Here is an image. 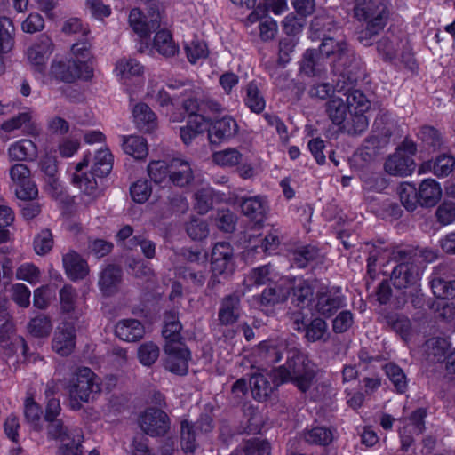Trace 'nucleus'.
Here are the masks:
<instances>
[{"instance_id":"19","label":"nucleus","mask_w":455,"mask_h":455,"mask_svg":"<svg viewBox=\"0 0 455 455\" xmlns=\"http://www.w3.org/2000/svg\"><path fill=\"white\" fill-rule=\"evenodd\" d=\"M455 166V158L447 154L438 156L434 160H427L421 163L418 169L419 175L433 173L438 178L448 176Z\"/></svg>"},{"instance_id":"64","label":"nucleus","mask_w":455,"mask_h":455,"mask_svg":"<svg viewBox=\"0 0 455 455\" xmlns=\"http://www.w3.org/2000/svg\"><path fill=\"white\" fill-rule=\"evenodd\" d=\"M438 221L443 225H449L455 221V204L443 203L436 210Z\"/></svg>"},{"instance_id":"10","label":"nucleus","mask_w":455,"mask_h":455,"mask_svg":"<svg viewBox=\"0 0 455 455\" xmlns=\"http://www.w3.org/2000/svg\"><path fill=\"white\" fill-rule=\"evenodd\" d=\"M212 271L215 276L228 278L236 268L235 256L230 243H217L212 251Z\"/></svg>"},{"instance_id":"47","label":"nucleus","mask_w":455,"mask_h":455,"mask_svg":"<svg viewBox=\"0 0 455 455\" xmlns=\"http://www.w3.org/2000/svg\"><path fill=\"white\" fill-rule=\"evenodd\" d=\"M212 189L208 185H202V187L195 193V209L200 214H204L212 207Z\"/></svg>"},{"instance_id":"8","label":"nucleus","mask_w":455,"mask_h":455,"mask_svg":"<svg viewBox=\"0 0 455 455\" xmlns=\"http://www.w3.org/2000/svg\"><path fill=\"white\" fill-rule=\"evenodd\" d=\"M416 152V144L411 140H404L395 152L386 160L385 171L393 176L405 177L411 175L416 168L413 160Z\"/></svg>"},{"instance_id":"49","label":"nucleus","mask_w":455,"mask_h":455,"mask_svg":"<svg viewBox=\"0 0 455 455\" xmlns=\"http://www.w3.org/2000/svg\"><path fill=\"white\" fill-rule=\"evenodd\" d=\"M15 275L18 280L35 285L40 282L41 271L33 263L26 262L18 267Z\"/></svg>"},{"instance_id":"27","label":"nucleus","mask_w":455,"mask_h":455,"mask_svg":"<svg viewBox=\"0 0 455 455\" xmlns=\"http://www.w3.org/2000/svg\"><path fill=\"white\" fill-rule=\"evenodd\" d=\"M114 73L123 84H126L132 77L142 76L144 67L134 59L122 58L116 61Z\"/></svg>"},{"instance_id":"33","label":"nucleus","mask_w":455,"mask_h":455,"mask_svg":"<svg viewBox=\"0 0 455 455\" xmlns=\"http://www.w3.org/2000/svg\"><path fill=\"white\" fill-rule=\"evenodd\" d=\"M241 207L244 215L259 222L266 213L267 203L265 197L255 196L244 199Z\"/></svg>"},{"instance_id":"61","label":"nucleus","mask_w":455,"mask_h":455,"mask_svg":"<svg viewBox=\"0 0 455 455\" xmlns=\"http://www.w3.org/2000/svg\"><path fill=\"white\" fill-rule=\"evenodd\" d=\"M53 245L52 233L49 229L42 230L34 239V249L36 254L48 253Z\"/></svg>"},{"instance_id":"37","label":"nucleus","mask_w":455,"mask_h":455,"mask_svg":"<svg viewBox=\"0 0 455 455\" xmlns=\"http://www.w3.org/2000/svg\"><path fill=\"white\" fill-rule=\"evenodd\" d=\"M146 97L155 100L160 107L173 106L174 96H170L164 86L156 79H150L148 85Z\"/></svg>"},{"instance_id":"62","label":"nucleus","mask_w":455,"mask_h":455,"mask_svg":"<svg viewBox=\"0 0 455 455\" xmlns=\"http://www.w3.org/2000/svg\"><path fill=\"white\" fill-rule=\"evenodd\" d=\"M54 295L55 290L49 285H44L36 288L34 291V306L39 309L46 308Z\"/></svg>"},{"instance_id":"32","label":"nucleus","mask_w":455,"mask_h":455,"mask_svg":"<svg viewBox=\"0 0 455 455\" xmlns=\"http://www.w3.org/2000/svg\"><path fill=\"white\" fill-rule=\"evenodd\" d=\"M240 299L237 296H228L221 301L219 320L222 324L231 325L239 317Z\"/></svg>"},{"instance_id":"13","label":"nucleus","mask_w":455,"mask_h":455,"mask_svg":"<svg viewBox=\"0 0 455 455\" xmlns=\"http://www.w3.org/2000/svg\"><path fill=\"white\" fill-rule=\"evenodd\" d=\"M183 106L190 114L187 124L180 128V138L185 144L188 145L197 135L208 129L209 121L202 115L196 114L199 106L196 100L188 99Z\"/></svg>"},{"instance_id":"3","label":"nucleus","mask_w":455,"mask_h":455,"mask_svg":"<svg viewBox=\"0 0 455 455\" xmlns=\"http://www.w3.org/2000/svg\"><path fill=\"white\" fill-rule=\"evenodd\" d=\"M92 76V55L90 44L86 41L74 44L68 60L54 59L51 64L44 83L60 81L71 84L79 79H89Z\"/></svg>"},{"instance_id":"54","label":"nucleus","mask_w":455,"mask_h":455,"mask_svg":"<svg viewBox=\"0 0 455 455\" xmlns=\"http://www.w3.org/2000/svg\"><path fill=\"white\" fill-rule=\"evenodd\" d=\"M185 52L191 63H196L208 56V48L204 41L192 40L186 44Z\"/></svg>"},{"instance_id":"60","label":"nucleus","mask_w":455,"mask_h":455,"mask_svg":"<svg viewBox=\"0 0 455 455\" xmlns=\"http://www.w3.org/2000/svg\"><path fill=\"white\" fill-rule=\"evenodd\" d=\"M12 299L21 307H28L30 304V290L24 283H15L12 285L11 290Z\"/></svg>"},{"instance_id":"63","label":"nucleus","mask_w":455,"mask_h":455,"mask_svg":"<svg viewBox=\"0 0 455 455\" xmlns=\"http://www.w3.org/2000/svg\"><path fill=\"white\" fill-rule=\"evenodd\" d=\"M187 233L193 240H202L208 235L209 229L204 221L193 219L187 226Z\"/></svg>"},{"instance_id":"5","label":"nucleus","mask_w":455,"mask_h":455,"mask_svg":"<svg viewBox=\"0 0 455 455\" xmlns=\"http://www.w3.org/2000/svg\"><path fill=\"white\" fill-rule=\"evenodd\" d=\"M293 288L291 302L298 307L304 309L311 304L313 291L311 286L304 280H295V285L291 281L284 280L278 288L265 289L260 296H253L250 300V306L261 311H267L269 307L285 301L289 291Z\"/></svg>"},{"instance_id":"21","label":"nucleus","mask_w":455,"mask_h":455,"mask_svg":"<svg viewBox=\"0 0 455 455\" xmlns=\"http://www.w3.org/2000/svg\"><path fill=\"white\" fill-rule=\"evenodd\" d=\"M211 142L228 140L237 133L238 125L236 121L231 116H224L221 119L214 121L207 129Z\"/></svg>"},{"instance_id":"48","label":"nucleus","mask_w":455,"mask_h":455,"mask_svg":"<svg viewBox=\"0 0 455 455\" xmlns=\"http://www.w3.org/2000/svg\"><path fill=\"white\" fill-rule=\"evenodd\" d=\"M181 446L185 452H194L196 447V432L194 425L188 419L181 421Z\"/></svg>"},{"instance_id":"41","label":"nucleus","mask_w":455,"mask_h":455,"mask_svg":"<svg viewBox=\"0 0 455 455\" xmlns=\"http://www.w3.org/2000/svg\"><path fill=\"white\" fill-rule=\"evenodd\" d=\"M397 194L402 204L408 210L416 209L419 203L418 189L411 182H402L397 187Z\"/></svg>"},{"instance_id":"30","label":"nucleus","mask_w":455,"mask_h":455,"mask_svg":"<svg viewBox=\"0 0 455 455\" xmlns=\"http://www.w3.org/2000/svg\"><path fill=\"white\" fill-rule=\"evenodd\" d=\"M132 116L137 126L146 132L153 131L157 125L156 114L145 103L140 102L134 105Z\"/></svg>"},{"instance_id":"31","label":"nucleus","mask_w":455,"mask_h":455,"mask_svg":"<svg viewBox=\"0 0 455 455\" xmlns=\"http://www.w3.org/2000/svg\"><path fill=\"white\" fill-rule=\"evenodd\" d=\"M190 164L182 158H174L170 163L169 180L177 186L183 187L191 180Z\"/></svg>"},{"instance_id":"53","label":"nucleus","mask_w":455,"mask_h":455,"mask_svg":"<svg viewBox=\"0 0 455 455\" xmlns=\"http://www.w3.org/2000/svg\"><path fill=\"white\" fill-rule=\"evenodd\" d=\"M304 438L309 443L327 445L332 441L333 434L326 427H315L305 433Z\"/></svg>"},{"instance_id":"59","label":"nucleus","mask_w":455,"mask_h":455,"mask_svg":"<svg viewBox=\"0 0 455 455\" xmlns=\"http://www.w3.org/2000/svg\"><path fill=\"white\" fill-rule=\"evenodd\" d=\"M385 370L397 392L403 393L407 387V380L402 369L395 364L389 363L386 365Z\"/></svg>"},{"instance_id":"2","label":"nucleus","mask_w":455,"mask_h":455,"mask_svg":"<svg viewBox=\"0 0 455 455\" xmlns=\"http://www.w3.org/2000/svg\"><path fill=\"white\" fill-rule=\"evenodd\" d=\"M346 100L334 96L328 103L327 113L333 124L340 125L349 134H360L369 124L364 113L370 108V101L357 90L344 93Z\"/></svg>"},{"instance_id":"38","label":"nucleus","mask_w":455,"mask_h":455,"mask_svg":"<svg viewBox=\"0 0 455 455\" xmlns=\"http://www.w3.org/2000/svg\"><path fill=\"white\" fill-rule=\"evenodd\" d=\"M246 95L244 97L245 105L254 113H261L266 107V101L262 96L257 84L251 82L246 86Z\"/></svg>"},{"instance_id":"14","label":"nucleus","mask_w":455,"mask_h":455,"mask_svg":"<svg viewBox=\"0 0 455 455\" xmlns=\"http://www.w3.org/2000/svg\"><path fill=\"white\" fill-rule=\"evenodd\" d=\"M164 368L176 375H186L188 371L190 352L182 343L166 344L164 347Z\"/></svg>"},{"instance_id":"11","label":"nucleus","mask_w":455,"mask_h":455,"mask_svg":"<svg viewBox=\"0 0 455 455\" xmlns=\"http://www.w3.org/2000/svg\"><path fill=\"white\" fill-rule=\"evenodd\" d=\"M10 178L19 199L28 201L37 196L36 185L31 179V172L24 164H15L9 171Z\"/></svg>"},{"instance_id":"40","label":"nucleus","mask_w":455,"mask_h":455,"mask_svg":"<svg viewBox=\"0 0 455 455\" xmlns=\"http://www.w3.org/2000/svg\"><path fill=\"white\" fill-rule=\"evenodd\" d=\"M120 280V269L114 266L106 267L100 277L99 285L105 295H109L116 288Z\"/></svg>"},{"instance_id":"26","label":"nucleus","mask_w":455,"mask_h":455,"mask_svg":"<svg viewBox=\"0 0 455 455\" xmlns=\"http://www.w3.org/2000/svg\"><path fill=\"white\" fill-rule=\"evenodd\" d=\"M115 332L120 339L127 342H134L144 336L145 329L138 320L124 319L116 323Z\"/></svg>"},{"instance_id":"9","label":"nucleus","mask_w":455,"mask_h":455,"mask_svg":"<svg viewBox=\"0 0 455 455\" xmlns=\"http://www.w3.org/2000/svg\"><path fill=\"white\" fill-rule=\"evenodd\" d=\"M49 435L54 439H59L60 455H81L84 442L83 431L80 428L66 429L61 422L52 423L48 429Z\"/></svg>"},{"instance_id":"6","label":"nucleus","mask_w":455,"mask_h":455,"mask_svg":"<svg viewBox=\"0 0 455 455\" xmlns=\"http://www.w3.org/2000/svg\"><path fill=\"white\" fill-rule=\"evenodd\" d=\"M355 16L366 21V29L359 35V40L368 44L370 36L379 33L387 24L389 11L387 0H360L355 7Z\"/></svg>"},{"instance_id":"25","label":"nucleus","mask_w":455,"mask_h":455,"mask_svg":"<svg viewBox=\"0 0 455 455\" xmlns=\"http://www.w3.org/2000/svg\"><path fill=\"white\" fill-rule=\"evenodd\" d=\"M419 278V273L413 264L402 263L396 266L391 275V282L397 289L406 288L415 284Z\"/></svg>"},{"instance_id":"23","label":"nucleus","mask_w":455,"mask_h":455,"mask_svg":"<svg viewBox=\"0 0 455 455\" xmlns=\"http://www.w3.org/2000/svg\"><path fill=\"white\" fill-rule=\"evenodd\" d=\"M441 184L435 179H424L418 188L419 204L421 206H435L442 198Z\"/></svg>"},{"instance_id":"45","label":"nucleus","mask_w":455,"mask_h":455,"mask_svg":"<svg viewBox=\"0 0 455 455\" xmlns=\"http://www.w3.org/2000/svg\"><path fill=\"white\" fill-rule=\"evenodd\" d=\"M31 120V115L28 112L20 113L17 116H14L5 122H4L0 129L3 133L0 135L1 139L4 141H7L10 140V137L6 135V133H10L13 131L22 128Z\"/></svg>"},{"instance_id":"4","label":"nucleus","mask_w":455,"mask_h":455,"mask_svg":"<svg viewBox=\"0 0 455 455\" xmlns=\"http://www.w3.org/2000/svg\"><path fill=\"white\" fill-rule=\"evenodd\" d=\"M113 160V155L108 148L99 149L93 158L92 165V173L88 174L84 169L88 166L89 157L87 155H84L81 162L68 170L71 174L72 183L85 196L92 198L97 197L100 195V190L95 176L108 175L112 170Z\"/></svg>"},{"instance_id":"52","label":"nucleus","mask_w":455,"mask_h":455,"mask_svg":"<svg viewBox=\"0 0 455 455\" xmlns=\"http://www.w3.org/2000/svg\"><path fill=\"white\" fill-rule=\"evenodd\" d=\"M180 330L181 324L174 315L166 316L163 330V336L167 341L166 344L180 343Z\"/></svg>"},{"instance_id":"1","label":"nucleus","mask_w":455,"mask_h":455,"mask_svg":"<svg viewBox=\"0 0 455 455\" xmlns=\"http://www.w3.org/2000/svg\"><path fill=\"white\" fill-rule=\"evenodd\" d=\"M287 354L284 365L271 371L261 370L252 375L250 383L256 400L265 401L276 387L288 381L294 383L301 391L310 387L315 377V365L297 350L291 349Z\"/></svg>"},{"instance_id":"51","label":"nucleus","mask_w":455,"mask_h":455,"mask_svg":"<svg viewBox=\"0 0 455 455\" xmlns=\"http://www.w3.org/2000/svg\"><path fill=\"white\" fill-rule=\"evenodd\" d=\"M159 356V347L154 342L141 344L138 348V359L144 366L152 365Z\"/></svg>"},{"instance_id":"12","label":"nucleus","mask_w":455,"mask_h":455,"mask_svg":"<svg viewBox=\"0 0 455 455\" xmlns=\"http://www.w3.org/2000/svg\"><path fill=\"white\" fill-rule=\"evenodd\" d=\"M138 422L142 431L151 436L164 435L171 427V420L167 413L155 407L146 409L140 415Z\"/></svg>"},{"instance_id":"35","label":"nucleus","mask_w":455,"mask_h":455,"mask_svg":"<svg viewBox=\"0 0 455 455\" xmlns=\"http://www.w3.org/2000/svg\"><path fill=\"white\" fill-rule=\"evenodd\" d=\"M15 28L12 20L0 18V56L12 52L15 44Z\"/></svg>"},{"instance_id":"50","label":"nucleus","mask_w":455,"mask_h":455,"mask_svg":"<svg viewBox=\"0 0 455 455\" xmlns=\"http://www.w3.org/2000/svg\"><path fill=\"white\" fill-rule=\"evenodd\" d=\"M275 275L274 269L270 265H267L251 270L244 281L249 284L262 285L271 281Z\"/></svg>"},{"instance_id":"58","label":"nucleus","mask_w":455,"mask_h":455,"mask_svg":"<svg viewBox=\"0 0 455 455\" xmlns=\"http://www.w3.org/2000/svg\"><path fill=\"white\" fill-rule=\"evenodd\" d=\"M60 302L62 312L71 313L76 310L77 294L71 286L66 285L60 291Z\"/></svg>"},{"instance_id":"56","label":"nucleus","mask_w":455,"mask_h":455,"mask_svg":"<svg viewBox=\"0 0 455 455\" xmlns=\"http://www.w3.org/2000/svg\"><path fill=\"white\" fill-rule=\"evenodd\" d=\"M24 414L28 422L33 428L41 429V408L31 397H28L24 403Z\"/></svg>"},{"instance_id":"57","label":"nucleus","mask_w":455,"mask_h":455,"mask_svg":"<svg viewBox=\"0 0 455 455\" xmlns=\"http://www.w3.org/2000/svg\"><path fill=\"white\" fill-rule=\"evenodd\" d=\"M431 288L436 298L444 300L455 294V281L435 278L431 282Z\"/></svg>"},{"instance_id":"44","label":"nucleus","mask_w":455,"mask_h":455,"mask_svg":"<svg viewBox=\"0 0 455 455\" xmlns=\"http://www.w3.org/2000/svg\"><path fill=\"white\" fill-rule=\"evenodd\" d=\"M230 455H270V445L263 440H249L242 449L236 450Z\"/></svg>"},{"instance_id":"20","label":"nucleus","mask_w":455,"mask_h":455,"mask_svg":"<svg viewBox=\"0 0 455 455\" xmlns=\"http://www.w3.org/2000/svg\"><path fill=\"white\" fill-rule=\"evenodd\" d=\"M129 23L141 40L147 39L150 31L159 26V13L154 12L148 20L139 9L134 8L130 12Z\"/></svg>"},{"instance_id":"28","label":"nucleus","mask_w":455,"mask_h":455,"mask_svg":"<svg viewBox=\"0 0 455 455\" xmlns=\"http://www.w3.org/2000/svg\"><path fill=\"white\" fill-rule=\"evenodd\" d=\"M124 152L136 160H143L148 154L147 140L139 135L121 136Z\"/></svg>"},{"instance_id":"24","label":"nucleus","mask_w":455,"mask_h":455,"mask_svg":"<svg viewBox=\"0 0 455 455\" xmlns=\"http://www.w3.org/2000/svg\"><path fill=\"white\" fill-rule=\"evenodd\" d=\"M345 305L339 288H335L318 295L315 309L324 316H330L335 310Z\"/></svg>"},{"instance_id":"7","label":"nucleus","mask_w":455,"mask_h":455,"mask_svg":"<svg viewBox=\"0 0 455 455\" xmlns=\"http://www.w3.org/2000/svg\"><path fill=\"white\" fill-rule=\"evenodd\" d=\"M100 391L99 379L94 372L87 367L78 369L68 386L70 408L80 410L84 403L92 401L94 394Z\"/></svg>"},{"instance_id":"42","label":"nucleus","mask_w":455,"mask_h":455,"mask_svg":"<svg viewBox=\"0 0 455 455\" xmlns=\"http://www.w3.org/2000/svg\"><path fill=\"white\" fill-rule=\"evenodd\" d=\"M243 155L234 148H228L212 154V161L221 167H232L242 161Z\"/></svg>"},{"instance_id":"34","label":"nucleus","mask_w":455,"mask_h":455,"mask_svg":"<svg viewBox=\"0 0 455 455\" xmlns=\"http://www.w3.org/2000/svg\"><path fill=\"white\" fill-rule=\"evenodd\" d=\"M152 47L165 57L174 56L179 52V46L172 39L171 33L166 29L159 30L154 36Z\"/></svg>"},{"instance_id":"36","label":"nucleus","mask_w":455,"mask_h":455,"mask_svg":"<svg viewBox=\"0 0 455 455\" xmlns=\"http://www.w3.org/2000/svg\"><path fill=\"white\" fill-rule=\"evenodd\" d=\"M286 349L287 345L283 339L264 341L259 345L260 355L268 363L279 362Z\"/></svg>"},{"instance_id":"55","label":"nucleus","mask_w":455,"mask_h":455,"mask_svg":"<svg viewBox=\"0 0 455 455\" xmlns=\"http://www.w3.org/2000/svg\"><path fill=\"white\" fill-rule=\"evenodd\" d=\"M148 173L155 183L161 184L170 176V164L160 160L151 161L148 165Z\"/></svg>"},{"instance_id":"46","label":"nucleus","mask_w":455,"mask_h":455,"mask_svg":"<svg viewBox=\"0 0 455 455\" xmlns=\"http://www.w3.org/2000/svg\"><path fill=\"white\" fill-rule=\"evenodd\" d=\"M152 194V186L147 180H138L130 187L132 199L137 204L146 203Z\"/></svg>"},{"instance_id":"39","label":"nucleus","mask_w":455,"mask_h":455,"mask_svg":"<svg viewBox=\"0 0 455 455\" xmlns=\"http://www.w3.org/2000/svg\"><path fill=\"white\" fill-rule=\"evenodd\" d=\"M52 330L51 319L44 315L33 317L28 323V331L35 338L45 339L50 335Z\"/></svg>"},{"instance_id":"22","label":"nucleus","mask_w":455,"mask_h":455,"mask_svg":"<svg viewBox=\"0 0 455 455\" xmlns=\"http://www.w3.org/2000/svg\"><path fill=\"white\" fill-rule=\"evenodd\" d=\"M7 156L11 162L32 161L37 156V147L31 140L20 139L10 144Z\"/></svg>"},{"instance_id":"16","label":"nucleus","mask_w":455,"mask_h":455,"mask_svg":"<svg viewBox=\"0 0 455 455\" xmlns=\"http://www.w3.org/2000/svg\"><path fill=\"white\" fill-rule=\"evenodd\" d=\"M76 334L73 323H60L53 334L52 340V350L60 356H68L76 347Z\"/></svg>"},{"instance_id":"15","label":"nucleus","mask_w":455,"mask_h":455,"mask_svg":"<svg viewBox=\"0 0 455 455\" xmlns=\"http://www.w3.org/2000/svg\"><path fill=\"white\" fill-rule=\"evenodd\" d=\"M53 52V45L49 38H43L34 43L26 51V59L36 76L44 79L47 61Z\"/></svg>"},{"instance_id":"29","label":"nucleus","mask_w":455,"mask_h":455,"mask_svg":"<svg viewBox=\"0 0 455 455\" xmlns=\"http://www.w3.org/2000/svg\"><path fill=\"white\" fill-rule=\"evenodd\" d=\"M63 265L67 275L74 281L84 278L89 272L86 261L75 251H70L63 257Z\"/></svg>"},{"instance_id":"43","label":"nucleus","mask_w":455,"mask_h":455,"mask_svg":"<svg viewBox=\"0 0 455 455\" xmlns=\"http://www.w3.org/2000/svg\"><path fill=\"white\" fill-rule=\"evenodd\" d=\"M320 53L327 57L333 56L341 60L346 55V44L342 40H335L331 37L323 38L320 45Z\"/></svg>"},{"instance_id":"18","label":"nucleus","mask_w":455,"mask_h":455,"mask_svg":"<svg viewBox=\"0 0 455 455\" xmlns=\"http://www.w3.org/2000/svg\"><path fill=\"white\" fill-rule=\"evenodd\" d=\"M267 9L265 6L259 4L250 13L245 20L247 26L252 25L259 20L260 21L259 26V36L263 41L274 39L278 29L277 23L272 18L267 17L262 20V18L267 15Z\"/></svg>"},{"instance_id":"17","label":"nucleus","mask_w":455,"mask_h":455,"mask_svg":"<svg viewBox=\"0 0 455 455\" xmlns=\"http://www.w3.org/2000/svg\"><path fill=\"white\" fill-rule=\"evenodd\" d=\"M425 416V410L419 409L409 419L401 420L403 426L399 428V434L403 449L407 450L413 437L422 433Z\"/></svg>"}]
</instances>
